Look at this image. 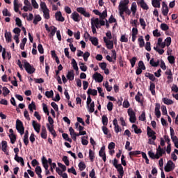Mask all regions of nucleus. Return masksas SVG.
<instances>
[{"label":"nucleus","instance_id":"1","mask_svg":"<svg viewBox=\"0 0 178 178\" xmlns=\"http://www.w3.org/2000/svg\"><path fill=\"white\" fill-rule=\"evenodd\" d=\"M129 1L127 0H121L119 3L118 6V11L120 17L124 20V13L126 15H131V11H130V9H129Z\"/></svg>","mask_w":178,"mask_h":178},{"label":"nucleus","instance_id":"2","mask_svg":"<svg viewBox=\"0 0 178 178\" xmlns=\"http://www.w3.org/2000/svg\"><path fill=\"white\" fill-rule=\"evenodd\" d=\"M24 65L25 67V70L29 73V74H33L35 72V68L33 67L27 60H24Z\"/></svg>","mask_w":178,"mask_h":178},{"label":"nucleus","instance_id":"3","mask_svg":"<svg viewBox=\"0 0 178 178\" xmlns=\"http://www.w3.org/2000/svg\"><path fill=\"white\" fill-rule=\"evenodd\" d=\"M128 116H129V122L131 123H136L137 118L136 117V113L133 111V108H129L127 111Z\"/></svg>","mask_w":178,"mask_h":178},{"label":"nucleus","instance_id":"4","mask_svg":"<svg viewBox=\"0 0 178 178\" xmlns=\"http://www.w3.org/2000/svg\"><path fill=\"white\" fill-rule=\"evenodd\" d=\"M16 129L21 136L24 134V127H23V122L20 120L16 121Z\"/></svg>","mask_w":178,"mask_h":178},{"label":"nucleus","instance_id":"5","mask_svg":"<svg viewBox=\"0 0 178 178\" xmlns=\"http://www.w3.org/2000/svg\"><path fill=\"white\" fill-rule=\"evenodd\" d=\"M44 26H45V29H46L47 31L50 33L49 35V37H50V38L54 37V35H55V34L56 33V31H56V30H58L56 29V27H55L54 26H51L49 27L48 26V24H47Z\"/></svg>","mask_w":178,"mask_h":178},{"label":"nucleus","instance_id":"6","mask_svg":"<svg viewBox=\"0 0 178 178\" xmlns=\"http://www.w3.org/2000/svg\"><path fill=\"white\" fill-rule=\"evenodd\" d=\"M175 168H176L175 163H173L172 161H168L164 167V170L165 172H172V170H175Z\"/></svg>","mask_w":178,"mask_h":178},{"label":"nucleus","instance_id":"7","mask_svg":"<svg viewBox=\"0 0 178 178\" xmlns=\"http://www.w3.org/2000/svg\"><path fill=\"white\" fill-rule=\"evenodd\" d=\"M92 79L97 82V83H102V81H104V76L98 73V72H95L93 75H92Z\"/></svg>","mask_w":178,"mask_h":178},{"label":"nucleus","instance_id":"8","mask_svg":"<svg viewBox=\"0 0 178 178\" xmlns=\"http://www.w3.org/2000/svg\"><path fill=\"white\" fill-rule=\"evenodd\" d=\"M71 19H72V20L76 23H79L81 20V17L80 16L79 13L74 11L71 14Z\"/></svg>","mask_w":178,"mask_h":178},{"label":"nucleus","instance_id":"9","mask_svg":"<svg viewBox=\"0 0 178 178\" xmlns=\"http://www.w3.org/2000/svg\"><path fill=\"white\" fill-rule=\"evenodd\" d=\"M42 163L43 168L45 169V175H50L49 170H48V168H49L48 165V161L45 157L42 159Z\"/></svg>","mask_w":178,"mask_h":178},{"label":"nucleus","instance_id":"10","mask_svg":"<svg viewBox=\"0 0 178 178\" xmlns=\"http://www.w3.org/2000/svg\"><path fill=\"white\" fill-rule=\"evenodd\" d=\"M76 12L78 13H81V15H83L85 17H90V13L86 10V8L83 7H79L76 8Z\"/></svg>","mask_w":178,"mask_h":178},{"label":"nucleus","instance_id":"11","mask_svg":"<svg viewBox=\"0 0 178 178\" xmlns=\"http://www.w3.org/2000/svg\"><path fill=\"white\" fill-rule=\"evenodd\" d=\"M147 134L149 138H152V140H156V133L149 127H147Z\"/></svg>","mask_w":178,"mask_h":178},{"label":"nucleus","instance_id":"12","mask_svg":"<svg viewBox=\"0 0 178 178\" xmlns=\"http://www.w3.org/2000/svg\"><path fill=\"white\" fill-rule=\"evenodd\" d=\"M32 126H33L35 131H36V133H38V134H40V131L41 130V124H40V123L37 122L35 120H33Z\"/></svg>","mask_w":178,"mask_h":178},{"label":"nucleus","instance_id":"13","mask_svg":"<svg viewBox=\"0 0 178 178\" xmlns=\"http://www.w3.org/2000/svg\"><path fill=\"white\" fill-rule=\"evenodd\" d=\"M104 41L108 49H113V41L108 40L106 37H104Z\"/></svg>","mask_w":178,"mask_h":178},{"label":"nucleus","instance_id":"14","mask_svg":"<svg viewBox=\"0 0 178 178\" xmlns=\"http://www.w3.org/2000/svg\"><path fill=\"white\" fill-rule=\"evenodd\" d=\"M165 152V149H162L161 146H159L158 148L156 149V159H159L162 155H163V153Z\"/></svg>","mask_w":178,"mask_h":178},{"label":"nucleus","instance_id":"15","mask_svg":"<svg viewBox=\"0 0 178 178\" xmlns=\"http://www.w3.org/2000/svg\"><path fill=\"white\" fill-rule=\"evenodd\" d=\"M55 17L57 22H65V17H63L60 11L56 12L55 13Z\"/></svg>","mask_w":178,"mask_h":178},{"label":"nucleus","instance_id":"16","mask_svg":"<svg viewBox=\"0 0 178 178\" xmlns=\"http://www.w3.org/2000/svg\"><path fill=\"white\" fill-rule=\"evenodd\" d=\"M113 124L114 126V130L115 133H119L120 131H122V129H120V127H119V124L118 123V119H114L113 121Z\"/></svg>","mask_w":178,"mask_h":178},{"label":"nucleus","instance_id":"17","mask_svg":"<svg viewBox=\"0 0 178 178\" xmlns=\"http://www.w3.org/2000/svg\"><path fill=\"white\" fill-rule=\"evenodd\" d=\"M162 13L163 16H168V14L169 13V8L168 7V5L165 3V2H163Z\"/></svg>","mask_w":178,"mask_h":178},{"label":"nucleus","instance_id":"18","mask_svg":"<svg viewBox=\"0 0 178 178\" xmlns=\"http://www.w3.org/2000/svg\"><path fill=\"white\" fill-rule=\"evenodd\" d=\"M165 75L167 76L168 83H172V81H173V76L172 74V70H167L165 72Z\"/></svg>","mask_w":178,"mask_h":178},{"label":"nucleus","instance_id":"19","mask_svg":"<svg viewBox=\"0 0 178 178\" xmlns=\"http://www.w3.org/2000/svg\"><path fill=\"white\" fill-rule=\"evenodd\" d=\"M138 3L140 5L142 9H143L144 10H148L149 9L148 5H147V3L144 0H139L138 1Z\"/></svg>","mask_w":178,"mask_h":178},{"label":"nucleus","instance_id":"20","mask_svg":"<svg viewBox=\"0 0 178 178\" xmlns=\"http://www.w3.org/2000/svg\"><path fill=\"white\" fill-rule=\"evenodd\" d=\"M91 26L96 27L98 29L99 27V19L98 18H92L91 19Z\"/></svg>","mask_w":178,"mask_h":178},{"label":"nucleus","instance_id":"21","mask_svg":"<svg viewBox=\"0 0 178 178\" xmlns=\"http://www.w3.org/2000/svg\"><path fill=\"white\" fill-rule=\"evenodd\" d=\"M156 47H159V48H165V47H166V44H165V42H163V39H162V38H159L158 39Z\"/></svg>","mask_w":178,"mask_h":178},{"label":"nucleus","instance_id":"22","mask_svg":"<svg viewBox=\"0 0 178 178\" xmlns=\"http://www.w3.org/2000/svg\"><path fill=\"white\" fill-rule=\"evenodd\" d=\"M14 159L16 162L21 163L22 166H24V160L23 159V157H20L19 155L15 154Z\"/></svg>","mask_w":178,"mask_h":178},{"label":"nucleus","instance_id":"23","mask_svg":"<svg viewBox=\"0 0 178 178\" xmlns=\"http://www.w3.org/2000/svg\"><path fill=\"white\" fill-rule=\"evenodd\" d=\"M67 79L70 81H72V80H74V71L73 70L69 71L67 74Z\"/></svg>","mask_w":178,"mask_h":178},{"label":"nucleus","instance_id":"24","mask_svg":"<svg viewBox=\"0 0 178 178\" xmlns=\"http://www.w3.org/2000/svg\"><path fill=\"white\" fill-rule=\"evenodd\" d=\"M170 131L171 140H172V142L175 143L176 141H178L177 136H175V130H173V128L170 127Z\"/></svg>","mask_w":178,"mask_h":178},{"label":"nucleus","instance_id":"25","mask_svg":"<svg viewBox=\"0 0 178 178\" xmlns=\"http://www.w3.org/2000/svg\"><path fill=\"white\" fill-rule=\"evenodd\" d=\"M5 38L6 42H12V33L10 32L6 31Z\"/></svg>","mask_w":178,"mask_h":178},{"label":"nucleus","instance_id":"26","mask_svg":"<svg viewBox=\"0 0 178 178\" xmlns=\"http://www.w3.org/2000/svg\"><path fill=\"white\" fill-rule=\"evenodd\" d=\"M160 108H161V106H159V104H156L154 113L156 118H158V119L161 118V111H159Z\"/></svg>","mask_w":178,"mask_h":178},{"label":"nucleus","instance_id":"27","mask_svg":"<svg viewBox=\"0 0 178 178\" xmlns=\"http://www.w3.org/2000/svg\"><path fill=\"white\" fill-rule=\"evenodd\" d=\"M149 63L151 66H153V67H158V66H159L160 61L159 60H155L154 58H152Z\"/></svg>","mask_w":178,"mask_h":178},{"label":"nucleus","instance_id":"28","mask_svg":"<svg viewBox=\"0 0 178 178\" xmlns=\"http://www.w3.org/2000/svg\"><path fill=\"white\" fill-rule=\"evenodd\" d=\"M35 172L36 175H38L39 178H42V175H41V173H42V169H41V167L40 166H36L35 168Z\"/></svg>","mask_w":178,"mask_h":178},{"label":"nucleus","instance_id":"29","mask_svg":"<svg viewBox=\"0 0 178 178\" xmlns=\"http://www.w3.org/2000/svg\"><path fill=\"white\" fill-rule=\"evenodd\" d=\"M161 1L162 0H153L152 4L154 8H161Z\"/></svg>","mask_w":178,"mask_h":178},{"label":"nucleus","instance_id":"30","mask_svg":"<svg viewBox=\"0 0 178 178\" xmlns=\"http://www.w3.org/2000/svg\"><path fill=\"white\" fill-rule=\"evenodd\" d=\"M13 5H14L15 12H16V13L19 12V8H20V3H19V1L14 0Z\"/></svg>","mask_w":178,"mask_h":178},{"label":"nucleus","instance_id":"31","mask_svg":"<svg viewBox=\"0 0 178 178\" xmlns=\"http://www.w3.org/2000/svg\"><path fill=\"white\" fill-rule=\"evenodd\" d=\"M138 42L139 43L140 48H143L145 45V42H144V38L143 36H139L138 38Z\"/></svg>","mask_w":178,"mask_h":178},{"label":"nucleus","instance_id":"32","mask_svg":"<svg viewBox=\"0 0 178 178\" xmlns=\"http://www.w3.org/2000/svg\"><path fill=\"white\" fill-rule=\"evenodd\" d=\"M99 155L102 158L104 162H106V155L105 154V150L101 149L99 152Z\"/></svg>","mask_w":178,"mask_h":178},{"label":"nucleus","instance_id":"33","mask_svg":"<svg viewBox=\"0 0 178 178\" xmlns=\"http://www.w3.org/2000/svg\"><path fill=\"white\" fill-rule=\"evenodd\" d=\"M88 111L90 113H92V112H94L95 111V104L94 103V102H92V103H90V104H88Z\"/></svg>","mask_w":178,"mask_h":178},{"label":"nucleus","instance_id":"34","mask_svg":"<svg viewBox=\"0 0 178 178\" xmlns=\"http://www.w3.org/2000/svg\"><path fill=\"white\" fill-rule=\"evenodd\" d=\"M38 22H41V16L40 15H35L33 19V24H38Z\"/></svg>","mask_w":178,"mask_h":178},{"label":"nucleus","instance_id":"35","mask_svg":"<svg viewBox=\"0 0 178 178\" xmlns=\"http://www.w3.org/2000/svg\"><path fill=\"white\" fill-rule=\"evenodd\" d=\"M47 129L49 131H50L51 134L55 137L56 136V133L55 132V129H54V127L52 125L47 124Z\"/></svg>","mask_w":178,"mask_h":178},{"label":"nucleus","instance_id":"36","mask_svg":"<svg viewBox=\"0 0 178 178\" xmlns=\"http://www.w3.org/2000/svg\"><path fill=\"white\" fill-rule=\"evenodd\" d=\"M145 77H147L152 81H155V76H154V74H152L149 72H146L145 74Z\"/></svg>","mask_w":178,"mask_h":178},{"label":"nucleus","instance_id":"37","mask_svg":"<svg viewBox=\"0 0 178 178\" xmlns=\"http://www.w3.org/2000/svg\"><path fill=\"white\" fill-rule=\"evenodd\" d=\"M165 140H168V146H167V149H166V152L168 154H170V151H171V147H170V139H169V137L168 136H165Z\"/></svg>","mask_w":178,"mask_h":178},{"label":"nucleus","instance_id":"38","mask_svg":"<svg viewBox=\"0 0 178 178\" xmlns=\"http://www.w3.org/2000/svg\"><path fill=\"white\" fill-rule=\"evenodd\" d=\"M120 41L121 42H129V38L127 35H126V34L121 35Z\"/></svg>","mask_w":178,"mask_h":178},{"label":"nucleus","instance_id":"39","mask_svg":"<svg viewBox=\"0 0 178 178\" xmlns=\"http://www.w3.org/2000/svg\"><path fill=\"white\" fill-rule=\"evenodd\" d=\"M88 94L89 95H93V96H95L97 95V94H98V91L95 89H91V88H89L88 90Z\"/></svg>","mask_w":178,"mask_h":178},{"label":"nucleus","instance_id":"40","mask_svg":"<svg viewBox=\"0 0 178 178\" xmlns=\"http://www.w3.org/2000/svg\"><path fill=\"white\" fill-rule=\"evenodd\" d=\"M141 97H143V94H141L140 92H138L137 95L135 97V99H136V101H137V102H139L140 104H143V101L141 100Z\"/></svg>","mask_w":178,"mask_h":178},{"label":"nucleus","instance_id":"41","mask_svg":"<svg viewBox=\"0 0 178 178\" xmlns=\"http://www.w3.org/2000/svg\"><path fill=\"white\" fill-rule=\"evenodd\" d=\"M115 168L118 170L119 175H124V171H123V167L122 164H118Z\"/></svg>","mask_w":178,"mask_h":178},{"label":"nucleus","instance_id":"42","mask_svg":"<svg viewBox=\"0 0 178 178\" xmlns=\"http://www.w3.org/2000/svg\"><path fill=\"white\" fill-rule=\"evenodd\" d=\"M131 10L133 15H136V12H137V4L136 3V2L132 3Z\"/></svg>","mask_w":178,"mask_h":178},{"label":"nucleus","instance_id":"43","mask_svg":"<svg viewBox=\"0 0 178 178\" xmlns=\"http://www.w3.org/2000/svg\"><path fill=\"white\" fill-rule=\"evenodd\" d=\"M154 51L158 52L159 54V55H163V54L165 53V50L159 48V47H158V46L154 47Z\"/></svg>","mask_w":178,"mask_h":178},{"label":"nucleus","instance_id":"44","mask_svg":"<svg viewBox=\"0 0 178 178\" xmlns=\"http://www.w3.org/2000/svg\"><path fill=\"white\" fill-rule=\"evenodd\" d=\"M41 137L42 138H47V129L45 128V127H42V132H41Z\"/></svg>","mask_w":178,"mask_h":178},{"label":"nucleus","instance_id":"45","mask_svg":"<svg viewBox=\"0 0 178 178\" xmlns=\"http://www.w3.org/2000/svg\"><path fill=\"white\" fill-rule=\"evenodd\" d=\"M69 131L72 140L76 139V132L74 131V129H73L72 127H70Z\"/></svg>","mask_w":178,"mask_h":178},{"label":"nucleus","instance_id":"46","mask_svg":"<svg viewBox=\"0 0 178 178\" xmlns=\"http://www.w3.org/2000/svg\"><path fill=\"white\" fill-rule=\"evenodd\" d=\"M163 102H164V104H165V105H172V104H173V102L172 99H168L166 97L163 99Z\"/></svg>","mask_w":178,"mask_h":178},{"label":"nucleus","instance_id":"47","mask_svg":"<svg viewBox=\"0 0 178 178\" xmlns=\"http://www.w3.org/2000/svg\"><path fill=\"white\" fill-rule=\"evenodd\" d=\"M8 137L10 140L11 144H15L16 143V135L15 134H9Z\"/></svg>","mask_w":178,"mask_h":178},{"label":"nucleus","instance_id":"48","mask_svg":"<svg viewBox=\"0 0 178 178\" xmlns=\"http://www.w3.org/2000/svg\"><path fill=\"white\" fill-rule=\"evenodd\" d=\"M90 41H91L93 45H98V38L94 37H90Z\"/></svg>","mask_w":178,"mask_h":178},{"label":"nucleus","instance_id":"49","mask_svg":"<svg viewBox=\"0 0 178 178\" xmlns=\"http://www.w3.org/2000/svg\"><path fill=\"white\" fill-rule=\"evenodd\" d=\"M149 90H150L152 95H155V83L150 82Z\"/></svg>","mask_w":178,"mask_h":178},{"label":"nucleus","instance_id":"50","mask_svg":"<svg viewBox=\"0 0 178 178\" xmlns=\"http://www.w3.org/2000/svg\"><path fill=\"white\" fill-rule=\"evenodd\" d=\"M132 129L134 130L136 134H140L142 133L141 129H138L136 124L132 125Z\"/></svg>","mask_w":178,"mask_h":178},{"label":"nucleus","instance_id":"51","mask_svg":"<svg viewBox=\"0 0 178 178\" xmlns=\"http://www.w3.org/2000/svg\"><path fill=\"white\" fill-rule=\"evenodd\" d=\"M72 65L73 69L77 72V70H79V66H77V62H76V60H74V58L72 60Z\"/></svg>","mask_w":178,"mask_h":178},{"label":"nucleus","instance_id":"52","mask_svg":"<svg viewBox=\"0 0 178 178\" xmlns=\"http://www.w3.org/2000/svg\"><path fill=\"white\" fill-rule=\"evenodd\" d=\"M23 10L24 11V12H29V10L30 11V12H31V10H33V6H31V5H27V6H24V7H23Z\"/></svg>","mask_w":178,"mask_h":178},{"label":"nucleus","instance_id":"53","mask_svg":"<svg viewBox=\"0 0 178 178\" xmlns=\"http://www.w3.org/2000/svg\"><path fill=\"white\" fill-rule=\"evenodd\" d=\"M95 153L91 149L89 150V158L92 162H94V158H95Z\"/></svg>","mask_w":178,"mask_h":178},{"label":"nucleus","instance_id":"54","mask_svg":"<svg viewBox=\"0 0 178 178\" xmlns=\"http://www.w3.org/2000/svg\"><path fill=\"white\" fill-rule=\"evenodd\" d=\"M42 12L44 19L48 20V19H49V9L44 10Z\"/></svg>","mask_w":178,"mask_h":178},{"label":"nucleus","instance_id":"55","mask_svg":"<svg viewBox=\"0 0 178 178\" xmlns=\"http://www.w3.org/2000/svg\"><path fill=\"white\" fill-rule=\"evenodd\" d=\"M164 42L165 44V47H169L170 44H172V38L168 37L165 39Z\"/></svg>","mask_w":178,"mask_h":178},{"label":"nucleus","instance_id":"56","mask_svg":"<svg viewBox=\"0 0 178 178\" xmlns=\"http://www.w3.org/2000/svg\"><path fill=\"white\" fill-rule=\"evenodd\" d=\"M40 6L42 11L48 10V8L47 7V4L45 3V2L41 1V0H40Z\"/></svg>","mask_w":178,"mask_h":178},{"label":"nucleus","instance_id":"57","mask_svg":"<svg viewBox=\"0 0 178 178\" xmlns=\"http://www.w3.org/2000/svg\"><path fill=\"white\" fill-rule=\"evenodd\" d=\"M1 145H2V151H3V152H6V148H8V143L6 141L3 140L1 142Z\"/></svg>","mask_w":178,"mask_h":178},{"label":"nucleus","instance_id":"58","mask_svg":"<svg viewBox=\"0 0 178 178\" xmlns=\"http://www.w3.org/2000/svg\"><path fill=\"white\" fill-rule=\"evenodd\" d=\"M45 96L47 98H52L54 97V90L46 91L45 92Z\"/></svg>","mask_w":178,"mask_h":178},{"label":"nucleus","instance_id":"59","mask_svg":"<svg viewBox=\"0 0 178 178\" xmlns=\"http://www.w3.org/2000/svg\"><path fill=\"white\" fill-rule=\"evenodd\" d=\"M103 86H104L105 88L108 92H110V91H112L113 88L112 86H109V83L108 81H106V83H104Z\"/></svg>","mask_w":178,"mask_h":178},{"label":"nucleus","instance_id":"60","mask_svg":"<svg viewBox=\"0 0 178 178\" xmlns=\"http://www.w3.org/2000/svg\"><path fill=\"white\" fill-rule=\"evenodd\" d=\"M140 24L143 27V30H145V27L147 26V24L145 23V21L143 18H140L139 19Z\"/></svg>","mask_w":178,"mask_h":178},{"label":"nucleus","instance_id":"61","mask_svg":"<svg viewBox=\"0 0 178 178\" xmlns=\"http://www.w3.org/2000/svg\"><path fill=\"white\" fill-rule=\"evenodd\" d=\"M102 121L104 126H106L108 124V117H106V115H103L102 117Z\"/></svg>","mask_w":178,"mask_h":178},{"label":"nucleus","instance_id":"62","mask_svg":"<svg viewBox=\"0 0 178 178\" xmlns=\"http://www.w3.org/2000/svg\"><path fill=\"white\" fill-rule=\"evenodd\" d=\"M80 69L82 72H87V66L83 63H79Z\"/></svg>","mask_w":178,"mask_h":178},{"label":"nucleus","instance_id":"63","mask_svg":"<svg viewBox=\"0 0 178 178\" xmlns=\"http://www.w3.org/2000/svg\"><path fill=\"white\" fill-rule=\"evenodd\" d=\"M106 16H108V13H106V10H105L102 13H100V15H99L100 19H105V17H106Z\"/></svg>","mask_w":178,"mask_h":178},{"label":"nucleus","instance_id":"64","mask_svg":"<svg viewBox=\"0 0 178 178\" xmlns=\"http://www.w3.org/2000/svg\"><path fill=\"white\" fill-rule=\"evenodd\" d=\"M168 61L170 63H171V65H173V63H175V56H169L168 57Z\"/></svg>","mask_w":178,"mask_h":178}]
</instances>
